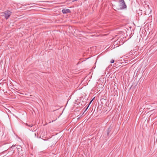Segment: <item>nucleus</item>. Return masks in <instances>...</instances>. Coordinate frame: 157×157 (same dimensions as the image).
Segmentation results:
<instances>
[{
    "mask_svg": "<svg viewBox=\"0 0 157 157\" xmlns=\"http://www.w3.org/2000/svg\"><path fill=\"white\" fill-rule=\"evenodd\" d=\"M11 13L12 12L9 10H7L2 13V16H4L5 18L6 19H7L10 17Z\"/></svg>",
    "mask_w": 157,
    "mask_h": 157,
    "instance_id": "obj_1",
    "label": "nucleus"
},
{
    "mask_svg": "<svg viewBox=\"0 0 157 157\" xmlns=\"http://www.w3.org/2000/svg\"><path fill=\"white\" fill-rule=\"evenodd\" d=\"M120 5L121 6V9H124L126 8V6L125 5L124 0H121L119 1Z\"/></svg>",
    "mask_w": 157,
    "mask_h": 157,
    "instance_id": "obj_2",
    "label": "nucleus"
},
{
    "mask_svg": "<svg viewBox=\"0 0 157 157\" xmlns=\"http://www.w3.org/2000/svg\"><path fill=\"white\" fill-rule=\"evenodd\" d=\"M62 12L63 14H66L70 13V11L69 9H64L62 10Z\"/></svg>",
    "mask_w": 157,
    "mask_h": 157,
    "instance_id": "obj_3",
    "label": "nucleus"
},
{
    "mask_svg": "<svg viewBox=\"0 0 157 157\" xmlns=\"http://www.w3.org/2000/svg\"><path fill=\"white\" fill-rule=\"evenodd\" d=\"M111 130V128L109 127V128L108 130L107 131V134L108 136H109V133H110Z\"/></svg>",
    "mask_w": 157,
    "mask_h": 157,
    "instance_id": "obj_4",
    "label": "nucleus"
},
{
    "mask_svg": "<svg viewBox=\"0 0 157 157\" xmlns=\"http://www.w3.org/2000/svg\"><path fill=\"white\" fill-rule=\"evenodd\" d=\"M26 124L27 125H28L30 127H32V126H33V124H30L29 125H28V124Z\"/></svg>",
    "mask_w": 157,
    "mask_h": 157,
    "instance_id": "obj_5",
    "label": "nucleus"
},
{
    "mask_svg": "<svg viewBox=\"0 0 157 157\" xmlns=\"http://www.w3.org/2000/svg\"><path fill=\"white\" fill-rule=\"evenodd\" d=\"M114 61L113 59L111 60L110 61V63H114Z\"/></svg>",
    "mask_w": 157,
    "mask_h": 157,
    "instance_id": "obj_6",
    "label": "nucleus"
},
{
    "mask_svg": "<svg viewBox=\"0 0 157 157\" xmlns=\"http://www.w3.org/2000/svg\"><path fill=\"white\" fill-rule=\"evenodd\" d=\"M94 99V98L93 99H92L90 101V103H89V105H90V104L91 103V102H92V101H93Z\"/></svg>",
    "mask_w": 157,
    "mask_h": 157,
    "instance_id": "obj_7",
    "label": "nucleus"
},
{
    "mask_svg": "<svg viewBox=\"0 0 157 157\" xmlns=\"http://www.w3.org/2000/svg\"><path fill=\"white\" fill-rule=\"evenodd\" d=\"M89 105L88 106V107L86 108V110H85V111H86L87 110V109L89 107Z\"/></svg>",
    "mask_w": 157,
    "mask_h": 157,
    "instance_id": "obj_8",
    "label": "nucleus"
},
{
    "mask_svg": "<svg viewBox=\"0 0 157 157\" xmlns=\"http://www.w3.org/2000/svg\"><path fill=\"white\" fill-rule=\"evenodd\" d=\"M14 152V151H13L12 152V153L11 154V155H13V152Z\"/></svg>",
    "mask_w": 157,
    "mask_h": 157,
    "instance_id": "obj_9",
    "label": "nucleus"
},
{
    "mask_svg": "<svg viewBox=\"0 0 157 157\" xmlns=\"http://www.w3.org/2000/svg\"><path fill=\"white\" fill-rule=\"evenodd\" d=\"M122 44V42L121 41V43L120 44Z\"/></svg>",
    "mask_w": 157,
    "mask_h": 157,
    "instance_id": "obj_10",
    "label": "nucleus"
},
{
    "mask_svg": "<svg viewBox=\"0 0 157 157\" xmlns=\"http://www.w3.org/2000/svg\"><path fill=\"white\" fill-rule=\"evenodd\" d=\"M151 10H150V11L151 12Z\"/></svg>",
    "mask_w": 157,
    "mask_h": 157,
    "instance_id": "obj_11",
    "label": "nucleus"
}]
</instances>
